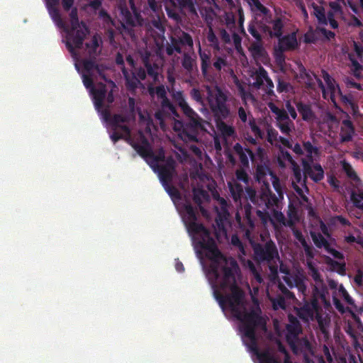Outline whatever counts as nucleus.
I'll return each instance as SVG.
<instances>
[{
  "mask_svg": "<svg viewBox=\"0 0 363 363\" xmlns=\"http://www.w3.org/2000/svg\"><path fill=\"white\" fill-rule=\"evenodd\" d=\"M279 138L278 132L273 128L269 127L267 128V141L273 145L275 141Z\"/></svg>",
  "mask_w": 363,
  "mask_h": 363,
  "instance_id": "60",
  "label": "nucleus"
},
{
  "mask_svg": "<svg viewBox=\"0 0 363 363\" xmlns=\"http://www.w3.org/2000/svg\"><path fill=\"white\" fill-rule=\"evenodd\" d=\"M294 354H306L312 352V347L306 337L299 338L298 336L293 341V344H289Z\"/></svg>",
  "mask_w": 363,
  "mask_h": 363,
  "instance_id": "16",
  "label": "nucleus"
},
{
  "mask_svg": "<svg viewBox=\"0 0 363 363\" xmlns=\"http://www.w3.org/2000/svg\"><path fill=\"white\" fill-rule=\"evenodd\" d=\"M199 55L201 59V69L203 75L204 77L207 76L208 73V69L211 68V55L209 53H206L205 52H202L201 49L199 48Z\"/></svg>",
  "mask_w": 363,
  "mask_h": 363,
  "instance_id": "31",
  "label": "nucleus"
},
{
  "mask_svg": "<svg viewBox=\"0 0 363 363\" xmlns=\"http://www.w3.org/2000/svg\"><path fill=\"white\" fill-rule=\"evenodd\" d=\"M293 228L294 236L301 244L302 247H303L306 255L309 257H313V255L312 249H311V246L307 243L301 231L298 229H296L294 228Z\"/></svg>",
  "mask_w": 363,
  "mask_h": 363,
  "instance_id": "29",
  "label": "nucleus"
},
{
  "mask_svg": "<svg viewBox=\"0 0 363 363\" xmlns=\"http://www.w3.org/2000/svg\"><path fill=\"white\" fill-rule=\"evenodd\" d=\"M224 121L225 120L216 121V126L223 136L231 137L235 134V129L233 126L225 123Z\"/></svg>",
  "mask_w": 363,
  "mask_h": 363,
  "instance_id": "38",
  "label": "nucleus"
},
{
  "mask_svg": "<svg viewBox=\"0 0 363 363\" xmlns=\"http://www.w3.org/2000/svg\"><path fill=\"white\" fill-rule=\"evenodd\" d=\"M190 96L191 98L200 104H203V97L201 91L197 88H193L190 91Z\"/></svg>",
  "mask_w": 363,
  "mask_h": 363,
  "instance_id": "55",
  "label": "nucleus"
},
{
  "mask_svg": "<svg viewBox=\"0 0 363 363\" xmlns=\"http://www.w3.org/2000/svg\"><path fill=\"white\" fill-rule=\"evenodd\" d=\"M156 171L158 173L162 184L172 182L176 174V162L174 160L169 157L163 164H157Z\"/></svg>",
  "mask_w": 363,
  "mask_h": 363,
  "instance_id": "10",
  "label": "nucleus"
},
{
  "mask_svg": "<svg viewBox=\"0 0 363 363\" xmlns=\"http://www.w3.org/2000/svg\"><path fill=\"white\" fill-rule=\"evenodd\" d=\"M182 65L189 72H192L196 67V60L187 53L184 55Z\"/></svg>",
  "mask_w": 363,
  "mask_h": 363,
  "instance_id": "41",
  "label": "nucleus"
},
{
  "mask_svg": "<svg viewBox=\"0 0 363 363\" xmlns=\"http://www.w3.org/2000/svg\"><path fill=\"white\" fill-rule=\"evenodd\" d=\"M99 42L96 36H94L89 43H86V47L89 49V55H94L99 48Z\"/></svg>",
  "mask_w": 363,
  "mask_h": 363,
  "instance_id": "58",
  "label": "nucleus"
},
{
  "mask_svg": "<svg viewBox=\"0 0 363 363\" xmlns=\"http://www.w3.org/2000/svg\"><path fill=\"white\" fill-rule=\"evenodd\" d=\"M320 309L319 303L315 298H313L310 302H306L304 305L299 308L297 313L300 318L304 320H313L314 316L318 313Z\"/></svg>",
  "mask_w": 363,
  "mask_h": 363,
  "instance_id": "12",
  "label": "nucleus"
},
{
  "mask_svg": "<svg viewBox=\"0 0 363 363\" xmlns=\"http://www.w3.org/2000/svg\"><path fill=\"white\" fill-rule=\"evenodd\" d=\"M228 62L226 60L221 57H217L216 60L213 62V66L217 71H220L223 67L227 66Z\"/></svg>",
  "mask_w": 363,
  "mask_h": 363,
  "instance_id": "64",
  "label": "nucleus"
},
{
  "mask_svg": "<svg viewBox=\"0 0 363 363\" xmlns=\"http://www.w3.org/2000/svg\"><path fill=\"white\" fill-rule=\"evenodd\" d=\"M272 301V306L274 310H277L279 308L285 309L286 308V301L285 297L281 295H277L274 298H270Z\"/></svg>",
  "mask_w": 363,
  "mask_h": 363,
  "instance_id": "49",
  "label": "nucleus"
},
{
  "mask_svg": "<svg viewBox=\"0 0 363 363\" xmlns=\"http://www.w3.org/2000/svg\"><path fill=\"white\" fill-rule=\"evenodd\" d=\"M145 65L146 67V74H148L150 77H152L155 81H156L158 77V73L156 70L157 67H153L148 62H146Z\"/></svg>",
  "mask_w": 363,
  "mask_h": 363,
  "instance_id": "61",
  "label": "nucleus"
},
{
  "mask_svg": "<svg viewBox=\"0 0 363 363\" xmlns=\"http://www.w3.org/2000/svg\"><path fill=\"white\" fill-rule=\"evenodd\" d=\"M110 138L114 143H116L121 139H123L125 142L129 143L132 138L131 132L129 133L128 135H126V134L124 132L121 131L120 129H112V133L110 135Z\"/></svg>",
  "mask_w": 363,
  "mask_h": 363,
  "instance_id": "39",
  "label": "nucleus"
},
{
  "mask_svg": "<svg viewBox=\"0 0 363 363\" xmlns=\"http://www.w3.org/2000/svg\"><path fill=\"white\" fill-rule=\"evenodd\" d=\"M273 187H274V190L277 191V193L278 194V196H277V197L279 198V203L280 201L284 199V192H283L281 185L280 182L278 178H275L274 180L273 181Z\"/></svg>",
  "mask_w": 363,
  "mask_h": 363,
  "instance_id": "62",
  "label": "nucleus"
},
{
  "mask_svg": "<svg viewBox=\"0 0 363 363\" xmlns=\"http://www.w3.org/2000/svg\"><path fill=\"white\" fill-rule=\"evenodd\" d=\"M263 210H257L256 214L261 223L264 228H267L269 224H271L275 230H278L279 226L274 221V219L272 218L269 211L266 207H263Z\"/></svg>",
  "mask_w": 363,
  "mask_h": 363,
  "instance_id": "22",
  "label": "nucleus"
},
{
  "mask_svg": "<svg viewBox=\"0 0 363 363\" xmlns=\"http://www.w3.org/2000/svg\"><path fill=\"white\" fill-rule=\"evenodd\" d=\"M271 23L272 24V30H269V35L271 38H280L283 34V29L284 27L282 18L277 17L272 21Z\"/></svg>",
  "mask_w": 363,
  "mask_h": 363,
  "instance_id": "26",
  "label": "nucleus"
},
{
  "mask_svg": "<svg viewBox=\"0 0 363 363\" xmlns=\"http://www.w3.org/2000/svg\"><path fill=\"white\" fill-rule=\"evenodd\" d=\"M303 149L307 152V158L313 162V154L317 155L318 149L317 147L313 146L310 141H306L303 143Z\"/></svg>",
  "mask_w": 363,
  "mask_h": 363,
  "instance_id": "47",
  "label": "nucleus"
},
{
  "mask_svg": "<svg viewBox=\"0 0 363 363\" xmlns=\"http://www.w3.org/2000/svg\"><path fill=\"white\" fill-rule=\"evenodd\" d=\"M354 132V126L352 121L350 119L343 120L340 127V142L344 143L351 141Z\"/></svg>",
  "mask_w": 363,
  "mask_h": 363,
  "instance_id": "18",
  "label": "nucleus"
},
{
  "mask_svg": "<svg viewBox=\"0 0 363 363\" xmlns=\"http://www.w3.org/2000/svg\"><path fill=\"white\" fill-rule=\"evenodd\" d=\"M349 60L352 63V72L353 74L355 77L359 78L360 77V73L359 71L363 69V67L362 65H360L358 61L354 57V55L352 54H349Z\"/></svg>",
  "mask_w": 363,
  "mask_h": 363,
  "instance_id": "50",
  "label": "nucleus"
},
{
  "mask_svg": "<svg viewBox=\"0 0 363 363\" xmlns=\"http://www.w3.org/2000/svg\"><path fill=\"white\" fill-rule=\"evenodd\" d=\"M172 97L174 101L180 107L184 114L188 113H192L193 108H191L186 102L182 91H173L172 94Z\"/></svg>",
  "mask_w": 363,
  "mask_h": 363,
  "instance_id": "25",
  "label": "nucleus"
},
{
  "mask_svg": "<svg viewBox=\"0 0 363 363\" xmlns=\"http://www.w3.org/2000/svg\"><path fill=\"white\" fill-rule=\"evenodd\" d=\"M277 126L283 134L289 135L292 132V129L294 128V124L293 121L289 119V121L277 123Z\"/></svg>",
  "mask_w": 363,
  "mask_h": 363,
  "instance_id": "45",
  "label": "nucleus"
},
{
  "mask_svg": "<svg viewBox=\"0 0 363 363\" xmlns=\"http://www.w3.org/2000/svg\"><path fill=\"white\" fill-rule=\"evenodd\" d=\"M91 91L95 108L99 111L104 106V101L107 94L106 86L104 83L100 82L98 84L97 88H93Z\"/></svg>",
  "mask_w": 363,
  "mask_h": 363,
  "instance_id": "17",
  "label": "nucleus"
},
{
  "mask_svg": "<svg viewBox=\"0 0 363 363\" xmlns=\"http://www.w3.org/2000/svg\"><path fill=\"white\" fill-rule=\"evenodd\" d=\"M231 286V294L223 295L215 291V298L220 308L225 310L228 307L233 315L240 322V330L242 333L245 345L255 354L259 363H280L268 350L260 351L258 347V340L256 330H266V321L261 315L262 311L259 306L247 311L244 303V293L235 284V278L230 269H225V278L222 287Z\"/></svg>",
  "mask_w": 363,
  "mask_h": 363,
  "instance_id": "1",
  "label": "nucleus"
},
{
  "mask_svg": "<svg viewBox=\"0 0 363 363\" xmlns=\"http://www.w3.org/2000/svg\"><path fill=\"white\" fill-rule=\"evenodd\" d=\"M141 143L135 142L133 138L128 143L137 152V153L145 160L150 159L153 157V150L148 140L143 135H140Z\"/></svg>",
  "mask_w": 363,
  "mask_h": 363,
  "instance_id": "11",
  "label": "nucleus"
},
{
  "mask_svg": "<svg viewBox=\"0 0 363 363\" xmlns=\"http://www.w3.org/2000/svg\"><path fill=\"white\" fill-rule=\"evenodd\" d=\"M303 173L308 176L313 182H319L324 178V171L318 163L311 165L308 161L302 160Z\"/></svg>",
  "mask_w": 363,
  "mask_h": 363,
  "instance_id": "13",
  "label": "nucleus"
},
{
  "mask_svg": "<svg viewBox=\"0 0 363 363\" xmlns=\"http://www.w3.org/2000/svg\"><path fill=\"white\" fill-rule=\"evenodd\" d=\"M48 10L49 11V13H50L52 21L55 23L56 26L60 28H62L63 30H67V26L66 25L65 22L63 21V19L61 16L60 12L59 11V9H57V6L48 8Z\"/></svg>",
  "mask_w": 363,
  "mask_h": 363,
  "instance_id": "28",
  "label": "nucleus"
},
{
  "mask_svg": "<svg viewBox=\"0 0 363 363\" xmlns=\"http://www.w3.org/2000/svg\"><path fill=\"white\" fill-rule=\"evenodd\" d=\"M313 8L314 9V14L318 19L320 24L327 25L328 20L326 18L325 9L323 6H318L315 4H313Z\"/></svg>",
  "mask_w": 363,
  "mask_h": 363,
  "instance_id": "40",
  "label": "nucleus"
},
{
  "mask_svg": "<svg viewBox=\"0 0 363 363\" xmlns=\"http://www.w3.org/2000/svg\"><path fill=\"white\" fill-rule=\"evenodd\" d=\"M296 106L303 121H312L315 118V115L310 104L298 101L296 104Z\"/></svg>",
  "mask_w": 363,
  "mask_h": 363,
  "instance_id": "23",
  "label": "nucleus"
},
{
  "mask_svg": "<svg viewBox=\"0 0 363 363\" xmlns=\"http://www.w3.org/2000/svg\"><path fill=\"white\" fill-rule=\"evenodd\" d=\"M342 169L345 173L346 176L352 182L359 183L361 182L359 176L357 175L355 170L353 169L352 165L345 160L341 162Z\"/></svg>",
  "mask_w": 363,
  "mask_h": 363,
  "instance_id": "32",
  "label": "nucleus"
},
{
  "mask_svg": "<svg viewBox=\"0 0 363 363\" xmlns=\"http://www.w3.org/2000/svg\"><path fill=\"white\" fill-rule=\"evenodd\" d=\"M287 216L288 219H286V222L287 227L291 228H294L295 224L298 221L299 218L296 208L292 204H290L288 207Z\"/></svg>",
  "mask_w": 363,
  "mask_h": 363,
  "instance_id": "36",
  "label": "nucleus"
},
{
  "mask_svg": "<svg viewBox=\"0 0 363 363\" xmlns=\"http://www.w3.org/2000/svg\"><path fill=\"white\" fill-rule=\"evenodd\" d=\"M150 159L152 160V164L150 165L154 169V170L156 172V167H157V164H158V162H163V161L165 162L164 152L162 150H161L158 152L157 155H155L153 152V157H151Z\"/></svg>",
  "mask_w": 363,
  "mask_h": 363,
  "instance_id": "52",
  "label": "nucleus"
},
{
  "mask_svg": "<svg viewBox=\"0 0 363 363\" xmlns=\"http://www.w3.org/2000/svg\"><path fill=\"white\" fill-rule=\"evenodd\" d=\"M233 149L234 152L239 157L242 167H249V157L252 161H254L255 159V155L252 150L247 147L244 148L239 143H236Z\"/></svg>",
  "mask_w": 363,
  "mask_h": 363,
  "instance_id": "15",
  "label": "nucleus"
},
{
  "mask_svg": "<svg viewBox=\"0 0 363 363\" xmlns=\"http://www.w3.org/2000/svg\"><path fill=\"white\" fill-rule=\"evenodd\" d=\"M102 114L104 120L109 123L111 129H120L121 131L124 132L126 135H129L130 129L128 125L124 124L128 121L127 116L118 113L111 116L108 109H104L102 111Z\"/></svg>",
  "mask_w": 363,
  "mask_h": 363,
  "instance_id": "9",
  "label": "nucleus"
},
{
  "mask_svg": "<svg viewBox=\"0 0 363 363\" xmlns=\"http://www.w3.org/2000/svg\"><path fill=\"white\" fill-rule=\"evenodd\" d=\"M210 199L208 193L202 188L193 189V200L199 208L203 215H206V210L202 206L203 201H208Z\"/></svg>",
  "mask_w": 363,
  "mask_h": 363,
  "instance_id": "19",
  "label": "nucleus"
},
{
  "mask_svg": "<svg viewBox=\"0 0 363 363\" xmlns=\"http://www.w3.org/2000/svg\"><path fill=\"white\" fill-rule=\"evenodd\" d=\"M283 280L290 288L298 286L301 282L297 277H294L291 274L283 277Z\"/></svg>",
  "mask_w": 363,
  "mask_h": 363,
  "instance_id": "54",
  "label": "nucleus"
},
{
  "mask_svg": "<svg viewBox=\"0 0 363 363\" xmlns=\"http://www.w3.org/2000/svg\"><path fill=\"white\" fill-rule=\"evenodd\" d=\"M350 199L356 208L363 211V191H352Z\"/></svg>",
  "mask_w": 363,
  "mask_h": 363,
  "instance_id": "42",
  "label": "nucleus"
},
{
  "mask_svg": "<svg viewBox=\"0 0 363 363\" xmlns=\"http://www.w3.org/2000/svg\"><path fill=\"white\" fill-rule=\"evenodd\" d=\"M184 210L186 212L184 218L185 225L189 233L192 236L195 248L204 250L206 256L212 262L209 266L208 276L213 287L216 288L218 286V281L220 276L219 272V259H222L225 262V265L221 269L223 277L219 283V287L222 290L229 289L231 291L230 285L222 287L225 278V269L228 268L232 270L235 278V283H236L235 273L239 269L237 262L234 259H231L228 263L225 257H223L218 250L215 240L211 235L210 231L203 224L197 223L198 215L196 208L193 207L191 203H186L184 205ZM235 284L237 285V284ZM215 291L220 293L216 289H214Z\"/></svg>",
  "mask_w": 363,
  "mask_h": 363,
  "instance_id": "2",
  "label": "nucleus"
},
{
  "mask_svg": "<svg viewBox=\"0 0 363 363\" xmlns=\"http://www.w3.org/2000/svg\"><path fill=\"white\" fill-rule=\"evenodd\" d=\"M83 67L86 72L90 74V72L97 68V64L93 60H85L83 62Z\"/></svg>",
  "mask_w": 363,
  "mask_h": 363,
  "instance_id": "63",
  "label": "nucleus"
},
{
  "mask_svg": "<svg viewBox=\"0 0 363 363\" xmlns=\"http://www.w3.org/2000/svg\"><path fill=\"white\" fill-rule=\"evenodd\" d=\"M162 184L172 200L181 199L179 191L172 184V182H165Z\"/></svg>",
  "mask_w": 363,
  "mask_h": 363,
  "instance_id": "43",
  "label": "nucleus"
},
{
  "mask_svg": "<svg viewBox=\"0 0 363 363\" xmlns=\"http://www.w3.org/2000/svg\"><path fill=\"white\" fill-rule=\"evenodd\" d=\"M182 44L179 38L172 36L170 38V44H168L166 47V53L169 56H172L174 52L178 54H181L182 50Z\"/></svg>",
  "mask_w": 363,
  "mask_h": 363,
  "instance_id": "34",
  "label": "nucleus"
},
{
  "mask_svg": "<svg viewBox=\"0 0 363 363\" xmlns=\"http://www.w3.org/2000/svg\"><path fill=\"white\" fill-rule=\"evenodd\" d=\"M227 101V95L219 87H216L214 95H211V98L208 99V103L211 109L219 106L226 104Z\"/></svg>",
  "mask_w": 363,
  "mask_h": 363,
  "instance_id": "20",
  "label": "nucleus"
},
{
  "mask_svg": "<svg viewBox=\"0 0 363 363\" xmlns=\"http://www.w3.org/2000/svg\"><path fill=\"white\" fill-rule=\"evenodd\" d=\"M257 22L251 21L248 25V32L256 40L249 48L254 58L263 59L267 56V51L262 45V37L258 30Z\"/></svg>",
  "mask_w": 363,
  "mask_h": 363,
  "instance_id": "7",
  "label": "nucleus"
},
{
  "mask_svg": "<svg viewBox=\"0 0 363 363\" xmlns=\"http://www.w3.org/2000/svg\"><path fill=\"white\" fill-rule=\"evenodd\" d=\"M215 121L226 120L230 115V108L227 104L211 108Z\"/></svg>",
  "mask_w": 363,
  "mask_h": 363,
  "instance_id": "30",
  "label": "nucleus"
},
{
  "mask_svg": "<svg viewBox=\"0 0 363 363\" xmlns=\"http://www.w3.org/2000/svg\"><path fill=\"white\" fill-rule=\"evenodd\" d=\"M267 76L268 73L267 70L262 66H259L251 75L254 79L252 83L253 87L256 89L262 87L265 79H267Z\"/></svg>",
  "mask_w": 363,
  "mask_h": 363,
  "instance_id": "24",
  "label": "nucleus"
},
{
  "mask_svg": "<svg viewBox=\"0 0 363 363\" xmlns=\"http://www.w3.org/2000/svg\"><path fill=\"white\" fill-rule=\"evenodd\" d=\"M248 124L252 132L254 133L256 138H258L259 139L264 138V134L259 128V127L257 125L256 121L252 116H250V117H249Z\"/></svg>",
  "mask_w": 363,
  "mask_h": 363,
  "instance_id": "44",
  "label": "nucleus"
},
{
  "mask_svg": "<svg viewBox=\"0 0 363 363\" xmlns=\"http://www.w3.org/2000/svg\"><path fill=\"white\" fill-rule=\"evenodd\" d=\"M161 108L162 111L169 115H172L173 117H179V114L177 111L176 107L170 101L168 97L161 99Z\"/></svg>",
  "mask_w": 363,
  "mask_h": 363,
  "instance_id": "35",
  "label": "nucleus"
},
{
  "mask_svg": "<svg viewBox=\"0 0 363 363\" xmlns=\"http://www.w3.org/2000/svg\"><path fill=\"white\" fill-rule=\"evenodd\" d=\"M179 39L182 45H187L190 48H192L194 45V41L191 35L186 32L182 31Z\"/></svg>",
  "mask_w": 363,
  "mask_h": 363,
  "instance_id": "53",
  "label": "nucleus"
},
{
  "mask_svg": "<svg viewBox=\"0 0 363 363\" xmlns=\"http://www.w3.org/2000/svg\"><path fill=\"white\" fill-rule=\"evenodd\" d=\"M149 92L151 95L155 93L157 98L160 99H164L165 97H167V91L164 85L157 86L155 89L150 88Z\"/></svg>",
  "mask_w": 363,
  "mask_h": 363,
  "instance_id": "51",
  "label": "nucleus"
},
{
  "mask_svg": "<svg viewBox=\"0 0 363 363\" xmlns=\"http://www.w3.org/2000/svg\"><path fill=\"white\" fill-rule=\"evenodd\" d=\"M254 253L258 262L267 264L271 273L274 275L277 274L279 264L281 262L274 241L269 240L264 244H257L254 247Z\"/></svg>",
  "mask_w": 363,
  "mask_h": 363,
  "instance_id": "6",
  "label": "nucleus"
},
{
  "mask_svg": "<svg viewBox=\"0 0 363 363\" xmlns=\"http://www.w3.org/2000/svg\"><path fill=\"white\" fill-rule=\"evenodd\" d=\"M278 288H279V291L281 293V296L285 297V298H288V299H294V298H295L294 294L292 292H291L285 286V285L283 283L279 282V284H278Z\"/></svg>",
  "mask_w": 363,
  "mask_h": 363,
  "instance_id": "59",
  "label": "nucleus"
},
{
  "mask_svg": "<svg viewBox=\"0 0 363 363\" xmlns=\"http://www.w3.org/2000/svg\"><path fill=\"white\" fill-rule=\"evenodd\" d=\"M250 201L257 205L259 207H266L271 211L274 221L279 225L287 227L286 219L283 213L279 210V198L271 191L269 184H264L259 192V196H257L256 191L250 188L247 190Z\"/></svg>",
  "mask_w": 363,
  "mask_h": 363,
  "instance_id": "3",
  "label": "nucleus"
},
{
  "mask_svg": "<svg viewBox=\"0 0 363 363\" xmlns=\"http://www.w3.org/2000/svg\"><path fill=\"white\" fill-rule=\"evenodd\" d=\"M310 235L313 240L314 245L318 248H325L330 243L329 242L323 237V235L320 233H316L315 231H311Z\"/></svg>",
  "mask_w": 363,
  "mask_h": 363,
  "instance_id": "37",
  "label": "nucleus"
},
{
  "mask_svg": "<svg viewBox=\"0 0 363 363\" xmlns=\"http://www.w3.org/2000/svg\"><path fill=\"white\" fill-rule=\"evenodd\" d=\"M186 121H177L174 125V130L178 131V135L184 143H197L200 132L207 131L206 125L208 122L203 119L196 111L192 110V113H185Z\"/></svg>",
  "mask_w": 363,
  "mask_h": 363,
  "instance_id": "4",
  "label": "nucleus"
},
{
  "mask_svg": "<svg viewBox=\"0 0 363 363\" xmlns=\"http://www.w3.org/2000/svg\"><path fill=\"white\" fill-rule=\"evenodd\" d=\"M179 8L189 9L190 11L196 12L194 4L192 0H176Z\"/></svg>",
  "mask_w": 363,
  "mask_h": 363,
  "instance_id": "57",
  "label": "nucleus"
},
{
  "mask_svg": "<svg viewBox=\"0 0 363 363\" xmlns=\"http://www.w3.org/2000/svg\"><path fill=\"white\" fill-rule=\"evenodd\" d=\"M269 170V169L267 167H266L262 164H258L256 167V173H255L257 179L259 182L263 180L267 175V172Z\"/></svg>",
  "mask_w": 363,
  "mask_h": 363,
  "instance_id": "56",
  "label": "nucleus"
},
{
  "mask_svg": "<svg viewBox=\"0 0 363 363\" xmlns=\"http://www.w3.org/2000/svg\"><path fill=\"white\" fill-rule=\"evenodd\" d=\"M279 38L278 45L275 48V55L277 60L281 59L284 60L283 53L289 50H294L298 48V43L297 41L295 33L291 34L281 36Z\"/></svg>",
  "mask_w": 363,
  "mask_h": 363,
  "instance_id": "8",
  "label": "nucleus"
},
{
  "mask_svg": "<svg viewBox=\"0 0 363 363\" xmlns=\"http://www.w3.org/2000/svg\"><path fill=\"white\" fill-rule=\"evenodd\" d=\"M291 89H292V86L289 82H287L281 78H278L277 84V90L279 93L286 94V93H289Z\"/></svg>",
  "mask_w": 363,
  "mask_h": 363,
  "instance_id": "48",
  "label": "nucleus"
},
{
  "mask_svg": "<svg viewBox=\"0 0 363 363\" xmlns=\"http://www.w3.org/2000/svg\"><path fill=\"white\" fill-rule=\"evenodd\" d=\"M327 263L331 267L333 270H335L339 274H345V264L340 263L331 258H329Z\"/></svg>",
  "mask_w": 363,
  "mask_h": 363,
  "instance_id": "46",
  "label": "nucleus"
},
{
  "mask_svg": "<svg viewBox=\"0 0 363 363\" xmlns=\"http://www.w3.org/2000/svg\"><path fill=\"white\" fill-rule=\"evenodd\" d=\"M70 28L65 30L67 33L66 46L70 52H74V48L80 49L82 47L84 38L89 33V29L86 24L81 21L78 18L77 8L72 9L69 13Z\"/></svg>",
  "mask_w": 363,
  "mask_h": 363,
  "instance_id": "5",
  "label": "nucleus"
},
{
  "mask_svg": "<svg viewBox=\"0 0 363 363\" xmlns=\"http://www.w3.org/2000/svg\"><path fill=\"white\" fill-rule=\"evenodd\" d=\"M271 111L276 115L277 123L289 121L288 113L284 108H280L273 103L269 104Z\"/></svg>",
  "mask_w": 363,
  "mask_h": 363,
  "instance_id": "33",
  "label": "nucleus"
},
{
  "mask_svg": "<svg viewBox=\"0 0 363 363\" xmlns=\"http://www.w3.org/2000/svg\"><path fill=\"white\" fill-rule=\"evenodd\" d=\"M289 324L286 325V339L288 344H293V341L302 332L298 320L292 315H289Z\"/></svg>",
  "mask_w": 363,
  "mask_h": 363,
  "instance_id": "14",
  "label": "nucleus"
},
{
  "mask_svg": "<svg viewBox=\"0 0 363 363\" xmlns=\"http://www.w3.org/2000/svg\"><path fill=\"white\" fill-rule=\"evenodd\" d=\"M122 71L125 77V86L127 89L130 91H135L138 86L141 84L140 81L138 79L135 74L129 75L125 68H123Z\"/></svg>",
  "mask_w": 363,
  "mask_h": 363,
  "instance_id": "27",
  "label": "nucleus"
},
{
  "mask_svg": "<svg viewBox=\"0 0 363 363\" xmlns=\"http://www.w3.org/2000/svg\"><path fill=\"white\" fill-rule=\"evenodd\" d=\"M121 14L123 16V21L130 26H135L137 24L140 23L141 16L135 9L132 13L127 8L121 9Z\"/></svg>",
  "mask_w": 363,
  "mask_h": 363,
  "instance_id": "21",
  "label": "nucleus"
}]
</instances>
